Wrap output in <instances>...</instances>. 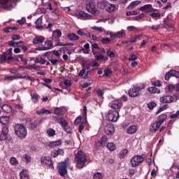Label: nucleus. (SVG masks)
<instances>
[{
  "instance_id": "774afa93",
  "label": "nucleus",
  "mask_w": 179,
  "mask_h": 179,
  "mask_svg": "<svg viewBox=\"0 0 179 179\" xmlns=\"http://www.w3.org/2000/svg\"><path fill=\"white\" fill-rule=\"evenodd\" d=\"M64 84L65 86H71L72 85V83L71 82V80H64Z\"/></svg>"
},
{
  "instance_id": "37998d69",
  "label": "nucleus",
  "mask_w": 179,
  "mask_h": 179,
  "mask_svg": "<svg viewBox=\"0 0 179 179\" xmlns=\"http://www.w3.org/2000/svg\"><path fill=\"white\" fill-rule=\"evenodd\" d=\"M47 134L49 136H55V130L53 129H48L47 130Z\"/></svg>"
},
{
  "instance_id": "de8ad7c7",
  "label": "nucleus",
  "mask_w": 179,
  "mask_h": 179,
  "mask_svg": "<svg viewBox=\"0 0 179 179\" xmlns=\"http://www.w3.org/2000/svg\"><path fill=\"white\" fill-rule=\"evenodd\" d=\"M18 58L22 61V62H23L24 65H27V60L24 58L23 55H18Z\"/></svg>"
},
{
  "instance_id": "6e6d98bb",
  "label": "nucleus",
  "mask_w": 179,
  "mask_h": 179,
  "mask_svg": "<svg viewBox=\"0 0 179 179\" xmlns=\"http://www.w3.org/2000/svg\"><path fill=\"white\" fill-rule=\"evenodd\" d=\"M155 106H156V103H155L153 101L148 103V107L150 110H153V108H155Z\"/></svg>"
},
{
  "instance_id": "6e6552de",
  "label": "nucleus",
  "mask_w": 179,
  "mask_h": 179,
  "mask_svg": "<svg viewBox=\"0 0 179 179\" xmlns=\"http://www.w3.org/2000/svg\"><path fill=\"white\" fill-rule=\"evenodd\" d=\"M41 163L43 166H48L52 169H54V164H52V161L48 157H43L41 159Z\"/></svg>"
},
{
  "instance_id": "4d7b16f0",
  "label": "nucleus",
  "mask_w": 179,
  "mask_h": 179,
  "mask_svg": "<svg viewBox=\"0 0 179 179\" xmlns=\"http://www.w3.org/2000/svg\"><path fill=\"white\" fill-rule=\"evenodd\" d=\"M107 55L110 58H114V57H115V53H114V52H113L111 50H108L107 51Z\"/></svg>"
},
{
  "instance_id": "4be33fe9",
  "label": "nucleus",
  "mask_w": 179,
  "mask_h": 179,
  "mask_svg": "<svg viewBox=\"0 0 179 179\" xmlns=\"http://www.w3.org/2000/svg\"><path fill=\"white\" fill-rule=\"evenodd\" d=\"M64 110H65L64 107L55 108L54 109V114H55V115H64Z\"/></svg>"
},
{
  "instance_id": "f8f14e48",
  "label": "nucleus",
  "mask_w": 179,
  "mask_h": 179,
  "mask_svg": "<svg viewBox=\"0 0 179 179\" xmlns=\"http://www.w3.org/2000/svg\"><path fill=\"white\" fill-rule=\"evenodd\" d=\"M86 9L90 13H97V9L96 8V6H94V3L92 1H90L86 5Z\"/></svg>"
},
{
  "instance_id": "bb28decb",
  "label": "nucleus",
  "mask_w": 179,
  "mask_h": 179,
  "mask_svg": "<svg viewBox=\"0 0 179 179\" xmlns=\"http://www.w3.org/2000/svg\"><path fill=\"white\" fill-rule=\"evenodd\" d=\"M141 1H132L128 6L127 9H134L136 6H138L141 3Z\"/></svg>"
},
{
  "instance_id": "338daca9",
  "label": "nucleus",
  "mask_w": 179,
  "mask_h": 179,
  "mask_svg": "<svg viewBox=\"0 0 179 179\" xmlns=\"http://www.w3.org/2000/svg\"><path fill=\"white\" fill-rule=\"evenodd\" d=\"M179 116V110H178L175 114H173L170 116V118L172 120H174L175 118H177V117Z\"/></svg>"
},
{
  "instance_id": "603ef678",
  "label": "nucleus",
  "mask_w": 179,
  "mask_h": 179,
  "mask_svg": "<svg viewBox=\"0 0 179 179\" xmlns=\"http://www.w3.org/2000/svg\"><path fill=\"white\" fill-rule=\"evenodd\" d=\"M112 71L110 69L104 70V76H111Z\"/></svg>"
},
{
  "instance_id": "cd10ccee",
  "label": "nucleus",
  "mask_w": 179,
  "mask_h": 179,
  "mask_svg": "<svg viewBox=\"0 0 179 179\" xmlns=\"http://www.w3.org/2000/svg\"><path fill=\"white\" fill-rule=\"evenodd\" d=\"M22 162H24L27 164H29L30 163V160H31V157L29 156L27 154H24L22 157Z\"/></svg>"
},
{
  "instance_id": "b1692460",
  "label": "nucleus",
  "mask_w": 179,
  "mask_h": 179,
  "mask_svg": "<svg viewBox=\"0 0 179 179\" xmlns=\"http://www.w3.org/2000/svg\"><path fill=\"white\" fill-rule=\"evenodd\" d=\"M167 118V115L162 114L160 115L158 118L157 122L162 125L164 122V120Z\"/></svg>"
},
{
  "instance_id": "393cba45",
  "label": "nucleus",
  "mask_w": 179,
  "mask_h": 179,
  "mask_svg": "<svg viewBox=\"0 0 179 179\" xmlns=\"http://www.w3.org/2000/svg\"><path fill=\"white\" fill-rule=\"evenodd\" d=\"M44 40L45 39L43 36L36 37L33 40V44H41V43H43V41H44Z\"/></svg>"
},
{
  "instance_id": "ea45409f",
  "label": "nucleus",
  "mask_w": 179,
  "mask_h": 179,
  "mask_svg": "<svg viewBox=\"0 0 179 179\" xmlns=\"http://www.w3.org/2000/svg\"><path fill=\"white\" fill-rule=\"evenodd\" d=\"M92 30H95L96 31H99L100 33H103L105 31L104 28L101 27H92Z\"/></svg>"
},
{
  "instance_id": "680f3d73",
  "label": "nucleus",
  "mask_w": 179,
  "mask_h": 179,
  "mask_svg": "<svg viewBox=\"0 0 179 179\" xmlns=\"http://www.w3.org/2000/svg\"><path fill=\"white\" fill-rule=\"evenodd\" d=\"M127 30L128 31H136V30H138V28L134 26H129L127 27Z\"/></svg>"
},
{
  "instance_id": "13d9d810",
  "label": "nucleus",
  "mask_w": 179,
  "mask_h": 179,
  "mask_svg": "<svg viewBox=\"0 0 179 179\" xmlns=\"http://www.w3.org/2000/svg\"><path fill=\"white\" fill-rule=\"evenodd\" d=\"M150 16H151V17H160L161 15H160V13L151 12L150 14Z\"/></svg>"
},
{
  "instance_id": "39448f33",
  "label": "nucleus",
  "mask_w": 179,
  "mask_h": 179,
  "mask_svg": "<svg viewBox=\"0 0 179 179\" xmlns=\"http://www.w3.org/2000/svg\"><path fill=\"white\" fill-rule=\"evenodd\" d=\"M120 118V113L117 110H109L106 115V120L110 122H117Z\"/></svg>"
},
{
  "instance_id": "09e8293b",
  "label": "nucleus",
  "mask_w": 179,
  "mask_h": 179,
  "mask_svg": "<svg viewBox=\"0 0 179 179\" xmlns=\"http://www.w3.org/2000/svg\"><path fill=\"white\" fill-rule=\"evenodd\" d=\"M86 37H89V38H91V40H94V41H96V40H97V36H96L90 33H87Z\"/></svg>"
},
{
  "instance_id": "052dcab7",
  "label": "nucleus",
  "mask_w": 179,
  "mask_h": 179,
  "mask_svg": "<svg viewBox=\"0 0 179 179\" xmlns=\"http://www.w3.org/2000/svg\"><path fill=\"white\" fill-rule=\"evenodd\" d=\"M32 100L34 103H37L38 101V95L37 94H33Z\"/></svg>"
},
{
  "instance_id": "473e14b6",
  "label": "nucleus",
  "mask_w": 179,
  "mask_h": 179,
  "mask_svg": "<svg viewBox=\"0 0 179 179\" xmlns=\"http://www.w3.org/2000/svg\"><path fill=\"white\" fill-rule=\"evenodd\" d=\"M106 10L108 11V12H110V13H111V12H114L115 10V5H114V4H108L107 5V8H106Z\"/></svg>"
},
{
  "instance_id": "423d86ee",
  "label": "nucleus",
  "mask_w": 179,
  "mask_h": 179,
  "mask_svg": "<svg viewBox=\"0 0 179 179\" xmlns=\"http://www.w3.org/2000/svg\"><path fill=\"white\" fill-rule=\"evenodd\" d=\"M141 87L138 85H134L132 88H130L128 91L129 96L130 97H138L141 96Z\"/></svg>"
},
{
  "instance_id": "20e7f679",
  "label": "nucleus",
  "mask_w": 179,
  "mask_h": 179,
  "mask_svg": "<svg viewBox=\"0 0 179 179\" xmlns=\"http://www.w3.org/2000/svg\"><path fill=\"white\" fill-rule=\"evenodd\" d=\"M145 159H146V155L144 154L141 155H134L131 159V164L133 167H136L141 163H143V162H145Z\"/></svg>"
},
{
  "instance_id": "3c124183",
  "label": "nucleus",
  "mask_w": 179,
  "mask_h": 179,
  "mask_svg": "<svg viewBox=\"0 0 179 179\" xmlns=\"http://www.w3.org/2000/svg\"><path fill=\"white\" fill-rule=\"evenodd\" d=\"M111 42V40L109 38H103L101 39L102 44H109Z\"/></svg>"
},
{
  "instance_id": "49530a36",
  "label": "nucleus",
  "mask_w": 179,
  "mask_h": 179,
  "mask_svg": "<svg viewBox=\"0 0 179 179\" xmlns=\"http://www.w3.org/2000/svg\"><path fill=\"white\" fill-rule=\"evenodd\" d=\"M63 129L67 134H72V128H71L68 124L64 126Z\"/></svg>"
},
{
  "instance_id": "c03bdc74",
  "label": "nucleus",
  "mask_w": 179,
  "mask_h": 179,
  "mask_svg": "<svg viewBox=\"0 0 179 179\" xmlns=\"http://www.w3.org/2000/svg\"><path fill=\"white\" fill-rule=\"evenodd\" d=\"M171 73L172 75V77L177 78V79L179 78V72L176 70H171Z\"/></svg>"
},
{
  "instance_id": "4468645a",
  "label": "nucleus",
  "mask_w": 179,
  "mask_h": 179,
  "mask_svg": "<svg viewBox=\"0 0 179 179\" xmlns=\"http://www.w3.org/2000/svg\"><path fill=\"white\" fill-rule=\"evenodd\" d=\"M105 132L106 135H114V133L115 132V129L114 128L113 125L108 124L105 128Z\"/></svg>"
},
{
  "instance_id": "2f4dec72",
  "label": "nucleus",
  "mask_w": 179,
  "mask_h": 179,
  "mask_svg": "<svg viewBox=\"0 0 179 179\" xmlns=\"http://www.w3.org/2000/svg\"><path fill=\"white\" fill-rule=\"evenodd\" d=\"M127 155H128V150L127 149H123L122 150H121L119 153V157L120 159H124V157H125V156H127Z\"/></svg>"
},
{
  "instance_id": "7c9ffc66",
  "label": "nucleus",
  "mask_w": 179,
  "mask_h": 179,
  "mask_svg": "<svg viewBox=\"0 0 179 179\" xmlns=\"http://www.w3.org/2000/svg\"><path fill=\"white\" fill-rule=\"evenodd\" d=\"M10 164H11V166H17V164H19V161L16 157H11L10 158Z\"/></svg>"
},
{
  "instance_id": "412c9836",
  "label": "nucleus",
  "mask_w": 179,
  "mask_h": 179,
  "mask_svg": "<svg viewBox=\"0 0 179 179\" xmlns=\"http://www.w3.org/2000/svg\"><path fill=\"white\" fill-rule=\"evenodd\" d=\"M20 179H30V176H29V172L27 170H22L20 173Z\"/></svg>"
},
{
  "instance_id": "9d476101",
  "label": "nucleus",
  "mask_w": 179,
  "mask_h": 179,
  "mask_svg": "<svg viewBox=\"0 0 179 179\" xmlns=\"http://www.w3.org/2000/svg\"><path fill=\"white\" fill-rule=\"evenodd\" d=\"M13 59V57H12V55H10L8 52H3L1 55L0 57V64H2L3 62H6V61H12Z\"/></svg>"
},
{
  "instance_id": "a19ab883",
  "label": "nucleus",
  "mask_w": 179,
  "mask_h": 179,
  "mask_svg": "<svg viewBox=\"0 0 179 179\" xmlns=\"http://www.w3.org/2000/svg\"><path fill=\"white\" fill-rule=\"evenodd\" d=\"M149 29L153 30L154 31H157L160 29V24L152 25L151 27H149Z\"/></svg>"
},
{
  "instance_id": "a18cd8bd",
  "label": "nucleus",
  "mask_w": 179,
  "mask_h": 179,
  "mask_svg": "<svg viewBox=\"0 0 179 179\" xmlns=\"http://www.w3.org/2000/svg\"><path fill=\"white\" fill-rule=\"evenodd\" d=\"M117 38H122V37H125V33L124 31H120L116 32Z\"/></svg>"
},
{
  "instance_id": "58836bf2",
  "label": "nucleus",
  "mask_w": 179,
  "mask_h": 179,
  "mask_svg": "<svg viewBox=\"0 0 179 179\" xmlns=\"http://www.w3.org/2000/svg\"><path fill=\"white\" fill-rule=\"evenodd\" d=\"M108 139L107 138V136H103L101 138L100 145H106L107 143Z\"/></svg>"
},
{
  "instance_id": "f257e3e1",
  "label": "nucleus",
  "mask_w": 179,
  "mask_h": 179,
  "mask_svg": "<svg viewBox=\"0 0 179 179\" xmlns=\"http://www.w3.org/2000/svg\"><path fill=\"white\" fill-rule=\"evenodd\" d=\"M75 163L77 169H83L86 164V154L82 150L78 151L75 155Z\"/></svg>"
},
{
  "instance_id": "a878e982",
  "label": "nucleus",
  "mask_w": 179,
  "mask_h": 179,
  "mask_svg": "<svg viewBox=\"0 0 179 179\" xmlns=\"http://www.w3.org/2000/svg\"><path fill=\"white\" fill-rule=\"evenodd\" d=\"M8 123H9V117H6V116L0 117V124H2V125H6Z\"/></svg>"
},
{
  "instance_id": "bf43d9fd",
  "label": "nucleus",
  "mask_w": 179,
  "mask_h": 179,
  "mask_svg": "<svg viewBox=\"0 0 179 179\" xmlns=\"http://www.w3.org/2000/svg\"><path fill=\"white\" fill-rule=\"evenodd\" d=\"M53 34H55V36H57L58 37H61V36H62V32L61 30L57 29L54 31Z\"/></svg>"
},
{
  "instance_id": "c85d7f7f",
  "label": "nucleus",
  "mask_w": 179,
  "mask_h": 179,
  "mask_svg": "<svg viewBox=\"0 0 179 179\" xmlns=\"http://www.w3.org/2000/svg\"><path fill=\"white\" fill-rule=\"evenodd\" d=\"M107 148L108 150H110V152H113V150H115V149H117V145H115V144L113 142L108 143Z\"/></svg>"
},
{
  "instance_id": "8fccbe9b",
  "label": "nucleus",
  "mask_w": 179,
  "mask_h": 179,
  "mask_svg": "<svg viewBox=\"0 0 179 179\" xmlns=\"http://www.w3.org/2000/svg\"><path fill=\"white\" fill-rule=\"evenodd\" d=\"M170 78H173L171 71H169L165 74V80H170Z\"/></svg>"
},
{
  "instance_id": "7ed1b4c3",
  "label": "nucleus",
  "mask_w": 179,
  "mask_h": 179,
  "mask_svg": "<svg viewBox=\"0 0 179 179\" xmlns=\"http://www.w3.org/2000/svg\"><path fill=\"white\" fill-rule=\"evenodd\" d=\"M68 167H69V159H66L64 162H59L57 165V169L59 176L64 177L68 173Z\"/></svg>"
},
{
  "instance_id": "aec40b11",
  "label": "nucleus",
  "mask_w": 179,
  "mask_h": 179,
  "mask_svg": "<svg viewBox=\"0 0 179 179\" xmlns=\"http://www.w3.org/2000/svg\"><path fill=\"white\" fill-rule=\"evenodd\" d=\"M67 37L70 41H78L80 38L79 36L74 33L68 34Z\"/></svg>"
},
{
  "instance_id": "0eeeda50",
  "label": "nucleus",
  "mask_w": 179,
  "mask_h": 179,
  "mask_svg": "<svg viewBox=\"0 0 179 179\" xmlns=\"http://www.w3.org/2000/svg\"><path fill=\"white\" fill-rule=\"evenodd\" d=\"M75 16L78 17V19H82L83 20H87V19H90V15L82 10H77L75 13Z\"/></svg>"
},
{
  "instance_id": "864d4df0",
  "label": "nucleus",
  "mask_w": 179,
  "mask_h": 179,
  "mask_svg": "<svg viewBox=\"0 0 179 179\" xmlns=\"http://www.w3.org/2000/svg\"><path fill=\"white\" fill-rule=\"evenodd\" d=\"M29 124V127L31 129H34V128L37 127V123H36V122H31Z\"/></svg>"
},
{
  "instance_id": "2eb2a0df",
  "label": "nucleus",
  "mask_w": 179,
  "mask_h": 179,
  "mask_svg": "<svg viewBox=\"0 0 179 179\" xmlns=\"http://www.w3.org/2000/svg\"><path fill=\"white\" fill-rule=\"evenodd\" d=\"M160 127H162V124H160V123H159L158 122H156L151 124V126L150 127V131L153 134H156V132L159 131V128H160Z\"/></svg>"
},
{
  "instance_id": "e433bc0d",
  "label": "nucleus",
  "mask_w": 179,
  "mask_h": 179,
  "mask_svg": "<svg viewBox=\"0 0 179 179\" xmlns=\"http://www.w3.org/2000/svg\"><path fill=\"white\" fill-rule=\"evenodd\" d=\"M93 179H103V175L101 173L96 172L93 175Z\"/></svg>"
},
{
  "instance_id": "a211bd4d",
  "label": "nucleus",
  "mask_w": 179,
  "mask_h": 179,
  "mask_svg": "<svg viewBox=\"0 0 179 179\" xmlns=\"http://www.w3.org/2000/svg\"><path fill=\"white\" fill-rule=\"evenodd\" d=\"M126 132L129 135H134V134H136V132H138V127H136L135 125L129 126L127 129Z\"/></svg>"
},
{
  "instance_id": "5fc2aeb1",
  "label": "nucleus",
  "mask_w": 179,
  "mask_h": 179,
  "mask_svg": "<svg viewBox=\"0 0 179 179\" xmlns=\"http://www.w3.org/2000/svg\"><path fill=\"white\" fill-rule=\"evenodd\" d=\"M48 59L50 62L52 64V65H57V64H58V59H52V57H48Z\"/></svg>"
},
{
  "instance_id": "9b49d317",
  "label": "nucleus",
  "mask_w": 179,
  "mask_h": 179,
  "mask_svg": "<svg viewBox=\"0 0 179 179\" xmlns=\"http://www.w3.org/2000/svg\"><path fill=\"white\" fill-rule=\"evenodd\" d=\"M9 133V129L6 126L3 127L1 134L0 141H6L8 139V134Z\"/></svg>"
},
{
  "instance_id": "5701e85b",
  "label": "nucleus",
  "mask_w": 179,
  "mask_h": 179,
  "mask_svg": "<svg viewBox=\"0 0 179 179\" xmlns=\"http://www.w3.org/2000/svg\"><path fill=\"white\" fill-rule=\"evenodd\" d=\"M62 145V141L61 140H58L56 141H52L49 143V148H57V146H61Z\"/></svg>"
},
{
  "instance_id": "e2e57ef3",
  "label": "nucleus",
  "mask_w": 179,
  "mask_h": 179,
  "mask_svg": "<svg viewBox=\"0 0 179 179\" xmlns=\"http://www.w3.org/2000/svg\"><path fill=\"white\" fill-rule=\"evenodd\" d=\"M80 121H82V116H78L74 121V124L78 125L80 124Z\"/></svg>"
},
{
  "instance_id": "0e129e2a",
  "label": "nucleus",
  "mask_w": 179,
  "mask_h": 179,
  "mask_svg": "<svg viewBox=\"0 0 179 179\" xmlns=\"http://www.w3.org/2000/svg\"><path fill=\"white\" fill-rule=\"evenodd\" d=\"M138 59V57L136 56L135 54H132L129 58V61H136V59Z\"/></svg>"
},
{
  "instance_id": "f704fd0d",
  "label": "nucleus",
  "mask_w": 179,
  "mask_h": 179,
  "mask_svg": "<svg viewBox=\"0 0 179 179\" xmlns=\"http://www.w3.org/2000/svg\"><path fill=\"white\" fill-rule=\"evenodd\" d=\"M148 92H150V93H160V90L159 89H157V87H150L148 88Z\"/></svg>"
},
{
  "instance_id": "c9c22d12",
  "label": "nucleus",
  "mask_w": 179,
  "mask_h": 179,
  "mask_svg": "<svg viewBox=\"0 0 179 179\" xmlns=\"http://www.w3.org/2000/svg\"><path fill=\"white\" fill-rule=\"evenodd\" d=\"M83 111L84 113L83 115V118L84 119L85 122H87V108L86 107V106L83 107Z\"/></svg>"
},
{
  "instance_id": "72a5a7b5",
  "label": "nucleus",
  "mask_w": 179,
  "mask_h": 179,
  "mask_svg": "<svg viewBox=\"0 0 179 179\" xmlns=\"http://www.w3.org/2000/svg\"><path fill=\"white\" fill-rule=\"evenodd\" d=\"M7 2H11V3H13V6H15L16 2H17V0H0V3H2V4L7 3Z\"/></svg>"
},
{
  "instance_id": "79ce46f5",
  "label": "nucleus",
  "mask_w": 179,
  "mask_h": 179,
  "mask_svg": "<svg viewBox=\"0 0 179 179\" xmlns=\"http://www.w3.org/2000/svg\"><path fill=\"white\" fill-rule=\"evenodd\" d=\"M139 13L137 10L127 11L126 13L127 16H135Z\"/></svg>"
},
{
  "instance_id": "4c0bfd02",
  "label": "nucleus",
  "mask_w": 179,
  "mask_h": 179,
  "mask_svg": "<svg viewBox=\"0 0 179 179\" xmlns=\"http://www.w3.org/2000/svg\"><path fill=\"white\" fill-rule=\"evenodd\" d=\"M57 41L58 42L57 43V45H58L59 47H66L67 45H73V44H72L71 43H61L59 39H57Z\"/></svg>"
},
{
  "instance_id": "dca6fc26",
  "label": "nucleus",
  "mask_w": 179,
  "mask_h": 179,
  "mask_svg": "<svg viewBox=\"0 0 179 179\" xmlns=\"http://www.w3.org/2000/svg\"><path fill=\"white\" fill-rule=\"evenodd\" d=\"M111 108L113 110H119L122 107V101L121 100L114 101L113 103L110 104Z\"/></svg>"
},
{
  "instance_id": "ddd939ff",
  "label": "nucleus",
  "mask_w": 179,
  "mask_h": 179,
  "mask_svg": "<svg viewBox=\"0 0 179 179\" xmlns=\"http://www.w3.org/2000/svg\"><path fill=\"white\" fill-rule=\"evenodd\" d=\"M161 103H163L164 104L166 103H173V101H174V97H173L172 96L170 95H166L164 96H162L159 99Z\"/></svg>"
},
{
  "instance_id": "f03ea898",
  "label": "nucleus",
  "mask_w": 179,
  "mask_h": 179,
  "mask_svg": "<svg viewBox=\"0 0 179 179\" xmlns=\"http://www.w3.org/2000/svg\"><path fill=\"white\" fill-rule=\"evenodd\" d=\"M15 134L20 138V139H24L27 136V129L22 124H17L14 127Z\"/></svg>"
},
{
  "instance_id": "6ab92c4d",
  "label": "nucleus",
  "mask_w": 179,
  "mask_h": 179,
  "mask_svg": "<svg viewBox=\"0 0 179 179\" xmlns=\"http://www.w3.org/2000/svg\"><path fill=\"white\" fill-rule=\"evenodd\" d=\"M56 118V122H57V124H59V125H61L62 128H64L66 127V125L68 124V122H66V120H65V119H64V117H55Z\"/></svg>"
},
{
  "instance_id": "1a4fd4ad",
  "label": "nucleus",
  "mask_w": 179,
  "mask_h": 179,
  "mask_svg": "<svg viewBox=\"0 0 179 179\" xmlns=\"http://www.w3.org/2000/svg\"><path fill=\"white\" fill-rule=\"evenodd\" d=\"M141 11H145L146 13H151L152 12H156V9L153 8L152 4H145L139 8Z\"/></svg>"
},
{
  "instance_id": "f3484780",
  "label": "nucleus",
  "mask_w": 179,
  "mask_h": 179,
  "mask_svg": "<svg viewBox=\"0 0 179 179\" xmlns=\"http://www.w3.org/2000/svg\"><path fill=\"white\" fill-rule=\"evenodd\" d=\"M45 47L38 48L36 50H38L39 51H47V50H51L52 48V41H47L45 43Z\"/></svg>"
},
{
  "instance_id": "69168bd1",
  "label": "nucleus",
  "mask_w": 179,
  "mask_h": 179,
  "mask_svg": "<svg viewBox=\"0 0 179 179\" xmlns=\"http://www.w3.org/2000/svg\"><path fill=\"white\" fill-rule=\"evenodd\" d=\"M152 85H153V86L160 87V86H162V83L160 82V80L153 81Z\"/></svg>"
},
{
  "instance_id": "c756f323",
  "label": "nucleus",
  "mask_w": 179,
  "mask_h": 179,
  "mask_svg": "<svg viewBox=\"0 0 179 179\" xmlns=\"http://www.w3.org/2000/svg\"><path fill=\"white\" fill-rule=\"evenodd\" d=\"M1 110H3V111H4V113H9V112L12 111V107H10L8 104H4L1 106Z\"/></svg>"
}]
</instances>
